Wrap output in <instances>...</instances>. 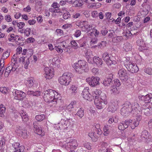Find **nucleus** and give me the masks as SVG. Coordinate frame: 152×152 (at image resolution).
<instances>
[{"mask_svg":"<svg viewBox=\"0 0 152 152\" xmlns=\"http://www.w3.org/2000/svg\"><path fill=\"white\" fill-rule=\"evenodd\" d=\"M72 66L75 71L80 74L87 72L89 70L88 64L83 60H80L77 62L74 63Z\"/></svg>","mask_w":152,"mask_h":152,"instance_id":"nucleus-1","label":"nucleus"},{"mask_svg":"<svg viewBox=\"0 0 152 152\" xmlns=\"http://www.w3.org/2000/svg\"><path fill=\"white\" fill-rule=\"evenodd\" d=\"M43 93L44 100L47 102H52L54 99L58 98L60 96L58 92L52 89L45 91Z\"/></svg>","mask_w":152,"mask_h":152,"instance_id":"nucleus-2","label":"nucleus"},{"mask_svg":"<svg viewBox=\"0 0 152 152\" xmlns=\"http://www.w3.org/2000/svg\"><path fill=\"white\" fill-rule=\"evenodd\" d=\"M135 103H137L134 102L132 104L129 102H126L121 110V114L123 116H126L132 111L137 112V110L136 109H137V108L134 107L135 106H134Z\"/></svg>","mask_w":152,"mask_h":152,"instance_id":"nucleus-3","label":"nucleus"},{"mask_svg":"<svg viewBox=\"0 0 152 152\" xmlns=\"http://www.w3.org/2000/svg\"><path fill=\"white\" fill-rule=\"evenodd\" d=\"M134 107L137 108V112L138 114L141 112L146 115H149L152 114V108L150 104L145 103L141 107L139 106L138 103H135Z\"/></svg>","mask_w":152,"mask_h":152,"instance_id":"nucleus-4","label":"nucleus"},{"mask_svg":"<svg viewBox=\"0 0 152 152\" xmlns=\"http://www.w3.org/2000/svg\"><path fill=\"white\" fill-rule=\"evenodd\" d=\"M72 77V75L71 73L66 72L58 78V81L61 85L68 86L71 82Z\"/></svg>","mask_w":152,"mask_h":152,"instance_id":"nucleus-5","label":"nucleus"},{"mask_svg":"<svg viewBox=\"0 0 152 152\" xmlns=\"http://www.w3.org/2000/svg\"><path fill=\"white\" fill-rule=\"evenodd\" d=\"M124 60V64L126 69L132 73L137 72L139 70L137 65L130 60V58L127 57Z\"/></svg>","mask_w":152,"mask_h":152,"instance_id":"nucleus-6","label":"nucleus"},{"mask_svg":"<svg viewBox=\"0 0 152 152\" xmlns=\"http://www.w3.org/2000/svg\"><path fill=\"white\" fill-rule=\"evenodd\" d=\"M94 103L97 108L101 109L107 104V99H103L101 97L96 98L94 99Z\"/></svg>","mask_w":152,"mask_h":152,"instance_id":"nucleus-7","label":"nucleus"},{"mask_svg":"<svg viewBox=\"0 0 152 152\" xmlns=\"http://www.w3.org/2000/svg\"><path fill=\"white\" fill-rule=\"evenodd\" d=\"M100 78L97 77L92 76L89 77L86 79V81L91 87H95L99 84Z\"/></svg>","mask_w":152,"mask_h":152,"instance_id":"nucleus-8","label":"nucleus"},{"mask_svg":"<svg viewBox=\"0 0 152 152\" xmlns=\"http://www.w3.org/2000/svg\"><path fill=\"white\" fill-rule=\"evenodd\" d=\"M77 25L81 28L83 31L85 32H88L93 29L92 25L89 24L88 22L86 21L80 22Z\"/></svg>","mask_w":152,"mask_h":152,"instance_id":"nucleus-9","label":"nucleus"},{"mask_svg":"<svg viewBox=\"0 0 152 152\" xmlns=\"http://www.w3.org/2000/svg\"><path fill=\"white\" fill-rule=\"evenodd\" d=\"M137 43L139 46V50L144 52H148L149 51L148 45L145 43L142 39H139L137 41Z\"/></svg>","mask_w":152,"mask_h":152,"instance_id":"nucleus-10","label":"nucleus"},{"mask_svg":"<svg viewBox=\"0 0 152 152\" xmlns=\"http://www.w3.org/2000/svg\"><path fill=\"white\" fill-rule=\"evenodd\" d=\"M12 60H13L16 63H21L23 64H24V68L25 69H27L28 66L30 63L29 58H28L25 60V58L24 56L20 57L18 56L15 59H12Z\"/></svg>","mask_w":152,"mask_h":152,"instance_id":"nucleus-11","label":"nucleus"},{"mask_svg":"<svg viewBox=\"0 0 152 152\" xmlns=\"http://www.w3.org/2000/svg\"><path fill=\"white\" fill-rule=\"evenodd\" d=\"M44 75L46 79H51L54 76V71L53 68L46 67L44 68Z\"/></svg>","mask_w":152,"mask_h":152,"instance_id":"nucleus-12","label":"nucleus"},{"mask_svg":"<svg viewBox=\"0 0 152 152\" xmlns=\"http://www.w3.org/2000/svg\"><path fill=\"white\" fill-rule=\"evenodd\" d=\"M66 146L70 149H75L78 146V145L76 140L74 139H71L70 137L67 139Z\"/></svg>","mask_w":152,"mask_h":152,"instance_id":"nucleus-13","label":"nucleus"},{"mask_svg":"<svg viewBox=\"0 0 152 152\" xmlns=\"http://www.w3.org/2000/svg\"><path fill=\"white\" fill-rule=\"evenodd\" d=\"M81 95L85 100L89 101H91L93 99V97L89 92V88L88 87L85 88L82 91Z\"/></svg>","mask_w":152,"mask_h":152,"instance_id":"nucleus-14","label":"nucleus"},{"mask_svg":"<svg viewBox=\"0 0 152 152\" xmlns=\"http://www.w3.org/2000/svg\"><path fill=\"white\" fill-rule=\"evenodd\" d=\"M102 58L108 65L112 64H115L117 63L116 61L112 59L109 57V54L107 52H105L102 55Z\"/></svg>","mask_w":152,"mask_h":152,"instance_id":"nucleus-15","label":"nucleus"},{"mask_svg":"<svg viewBox=\"0 0 152 152\" xmlns=\"http://www.w3.org/2000/svg\"><path fill=\"white\" fill-rule=\"evenodd\" d=\"M118 76L121 80L126 81L128 79L127 76L126 70L124 69H121L118 72Z\"/></svg>","mask_w":152,"mask_h":152,"instance_id":"nucleus-16","label":"nucleus"},{"mask_svg":"<svg viewBox=\"0 0 152 152\" xmlns=\"http://www.w3.org/2000/svg\"><path fill=\"white\" fill-rule=\"evenodd\" d=\"M118 102L117 101L111 102L109 104L107 109V111L113 113H114L118 108Z\"/></svg>","mask_w":152,"mask_h":152,"instance_id":"nucleus-17","label":"nucleus"},{"mask_svg":"<svg viewBox=\"0 0 152 152\" xmlns=\"http://www.w3.org/2000/svg\"><path fill=\"white\" fill-rule=\"evenodd\" d=\"M26 96V93L23 92L16 90L15 91L14 98L18 100H22Z\"/></svg>","mask_w":152,"mask_h":152,"instance_id":"nucleus-18","label":"nucleus"},{"mask_svg":"<svg viewBox=\"0 0 152 152\" xmlns=\"http://www.w3.org/2000/svg\"><path fill=\"white\" fill-rule=\"evenodd\" d=\"M140 137L142 141L147 142L150 139L151 134L148 131L145 130L142 132Z\"/></svg>","mask_w":152,"mask_h":152,"instance_id":"nucleus-19","label":"nucleus"},{"mask_svg":"<svg viewBox=\"0 0 152 152\" xmlns=\"http://www.w3.org/2000/svg\"><path fill=\"white\" fill-rule=\"evenodd\" d=\"M34 131L37 134L41 136L45 135V132L39 125L37 124V122L34 123Z\"/></svg>","mask_w":152,"mask_h":152,"instance_id":"nucleus-20","label":"nucleus"},{"mask_svg":"<svg viewBox=\"0 0 152 152\" xmlns=\"http://www.w3.org/2000/svg\"><path fill=\"white\" fill-rule=\"evenodd\" d=\"M16 69V67L14 63H12L9 65L5 69V75L6 76L9 75L11 71H15Z\"/></svg>","mask_w":152,"mask_h":152,"instance_id":"nucleus-21","label":"nucleus"},{"mask_svg":"<svg viewBox=\"0 0 152 152\" xmlns=\"http://www.w3.org/2000/svg\"><path fill=\"white\" fill-rule=\"evenodd\" d=\"M140 100H141L144 102H149L152 98V94L149 93L145 95H140L138 96Z\"/></svg>","mask_w":152,"mask_h":152,"instance_id":"nucleus-22","label":"nucleus"},{"mask_svg":"<svg viewBox=\"0 0 152 152\" xmlns=\"http://www.w3.org/2000/svg\"><path fill=\"white\" fill-rule=\"evenodd\" d=\"M35 80L32 77H29L24 81L25 85L28 88L32 87L34 84Z\"/></svg>","mask_w":152,"mask_h":152,"instance_id":"nucleus-23","label":"nucleus"},{"mask_svg":"<svg viewBox=\"0 0 152 152\" xmlns=\"http://www.w3.org/2000/svg\"><path fill=\"white\" fill-rule=\"evenodd\" d=\"M71 121L67 119H61L60 124L62 125L63 128H67L70 126Z\"/></svg>","mask_w":152,"mask_h":152,"instance_id":"nucleus-24","label":"nucleus"},{"mask_svg":"<svg viewBox=\"0 0 152 152\" xmlns=\"http://www.w3.org/2000/svg\"><path fill=\"white\" fill-rule=\"evenodd\" d=\"M142 117L140 115L137 116L136 119L134 120L132 124L131 125V128L134 129L135 127L137 126L139 124L140 121Z\"/></svg>","mask_w":152,"mask_h":152,"instance_id":"nucleus-25","label":"nucleus"},{"mask_svg":"<svg viewBox=\"0 0 152 152\" xmlns=\"http://www.w3.org/2000/svg\"><path fill=\"white\" fill-rule=\"evenodd\" d=\"M93 61L98 67H101L103 64L102 58L99 57L94 56L93 58Z\"/></svg>","mask_w":152,"mask_h":152,"instance_id":"nucleus-26","label":"nucleus"},{"mask_svg":"<svg viewBox=\"0 0 152 152\" xmlns=\"http://www.w3.org/2000/svg\"><path fill=\"white\" fill-rule=\"evenodd\" d=\"M60 62V60L57 58H53L51 61V63L52 65H50L53 67H58Z\"/></svg>","mask_w":152,"mask_h":152,"instance_id":"nucleus-27","label":"nucleus"},{"mask_svg":"<svg viewBox=\"0 0 152 152\" xmlns=\"http://www.w3.org/2000/svg\"><path fill=\"white\" fill-rule=\"evenodd\" d=\"M92 55V52L90 50H87L85 54L86 57L88 62L89 63H92L91 58Z\"/></svg>","mask_w":152,"mask_h":152,"instance_id":"nucleus-28","label":"nucleus"},{"mask_svg":"<svg viewBox=\"0 0 152 152\" xmlns=\"http://www.w3.org/2000/svg\"><path fill=\"white\" fill-rule=\"evenodd\" d=\"M61 102L60 99L58 98L57 99H54L52 102V106L56 108V109H58L60 107L59 103Z\"/></svg>","mask_w":152,"mask_h":152,"instance_id":"nucleus-29","label":"nucleus"},{"mask_svg":"<svg viewBox=\"0 0 152 152\" xmlns=\"http://www.w3.org/2000/svg\"><path fill=\"white\" fill-rule=\"evenodd\" d=\"M17 38H19L18 36L13 34H10L8 36V39L10 42H13Z\"/></svg>","mask_w":152,"mask_h":152,"instance_id":"nucleus-30","label":"nucleus"},{"mask_svg":"<svg viewBox=\"0 0 152 152\" xmlns=\"http://www.w3.org/2000/svg\"><path fill=\"white\" fill-rule=\"evenodd\" d=\"M20 113L22 118V120L24 122H27L29 118L28 116L26 115L25 112L23 111H20Z\"/></svg>","mask_w":152,"mask_h":152,"instance_id":"nucleus-31","label":"nucleus"},{"mask_svg":"<svg viewBox=\"0 0 152 152\" xmlns=\"http://www.w3.org/2000/svg\"><path fill=\"white\" fill-rule=\"evenodd\" d=\"M22 52V48L20 47H18L16 49V53L12 57V59H15L17 58Z\"/></svg>","mask_w":152,"mask_h":152,"instance_id":"nucleus-32","label":"nucleus"},{"mask_svg":"<svg viewBox=\"0 0 152 152\" xmlns=\"http://www.w3.org/2000/svg\"><path fill=\"white\" fill-rule=\"evenodd\" d=\"M112 79L110 78H105L102 84L105 86H109L112 83Z\"/></svg>","mask_w":152,"mask_h":152,"instance_id":"nucleus-33","label":"nucleus"},{"mask_svg":"<svg viewBox=\"0 0 152 152\" xmlns=\"http://www.w3.org/2000/svg\"><path fill=\"white\" fill-rule=\"evenodd\" d=\"M102 91H101L99 90H95L94 91H93L92 93L93 98L94 97H95V98H96L99 97V96L100 95Z\"/></svg>","mask_w":152,"mask_h":152,"instance_id":"nucleus-34","label":"nucleus"},{"mask_svg":"<svg viewBox=\"0 0 152 152\" xmlns=\"http://www.w3.org/2000/svg\"><path fill=\"white\" fill-rule=\"evenodd\" d=\"M123 48L127 52L131 50L132 46L130 44L126 43L124 44Z\"/></svg>","mask_w":152,"mask_h":152,"instance_id":"nucleus-35","label":"nucleus"},{"mask_svg":"<svg viewBox=\"0 0 152 152\" xmlns=\"http://www.w3.org/2000/svg\"><path fill=\"white\" fill-rule=\"evenodd\" d=\"M27 94L33 96H37L40 95L41 92L40 91H39L34 92L31 91H28L27 92Z\"/></svg>","mask_w":152,"mask_h":152,"instance_id":"nucleus-36","label":"nucleus"},{"mask_svg":"<svg viewBox=\"0 0 152 152\" xmlns=\"http://www.w3.org/2000/svg\"><path fill=\"white\" fill-rule=\"evenodd\" d=\"M6 110L5 107L4 106L3 104L0 105V117H3L4 116V114L5 113Z\"/></svg>","mask_w":152,"mask_h":152,"instance_id":"nucleus-37","label":"nucleus"},{"mask_svg":"<svg viewBox=\"0 0 152 152\" xmlns=\"http://www.w3.org/2000/svg\"><path fill=\"white\" fill-rule=\"evenodd\" d=\"M82 0H76L72 4H73V6L77 7L82 5Z\"/></svg>","mask_w":152,"mask_h":152,"instance_id":"nucleus-38","label":"nucleus"},{"mask_svg":"<svg viewBox=\"0 0 152 152\" xmlns=\"http://www.w3.org/2000/svg\"><path fill=\"white\" fill-rule=\"evenodd\" d=\"M111 94L113 95H117L119 93V91L117 88L115 86L111 87L110 89Z\"/></svg>","mask_w":152,"mask_h":152,"instance_id":"nucleus-39","label":"nucleus"},{"mask_svg":"<svg viewBox=\"0 0 152 152\" xmlns=\"http://www.w3.org/2000/svg\"><path fill=\"white\" fill-rule=\"evenodd\" d=\"M31 102L27 99L25 100L23 102V106L25 108H30L31 106Z\"/></svg>","mask_w":152,"mask_h":152,"instance_id":"nucleus-40","label":"nucleus"},{"mask_svg":"<svg viewBox=\"0 0 152 152\" xmlns=\"http://www.w3.org/2000/svg\"><path fill=\"white\" fill-rule=\"evenodd\" d=\"M77 87L74 85H72L69 89L72 94H75L77 92Z\"/></svg>","mask_w":152,"mask_h":152,"instance_id":"nucleus-41","label":"nucleus"},{"mask_svg":"<svg viewBox=\"0 0 152 152\" xmlns=\"http://www.w3.org/2000/svg\"><path fill=\"white\" fill-rule=\"evenodd\" d=\"M35 118L37 121L41 122L45 119V116L44 114L38 115L35 116Z\"/></svg>","mask_w":152,"mask_h":152,"instance_id":"nucleus-42","label":"nucleus"},{"mask_svg":"<svg viewBox=\"0 0 152 152\" xmlns=\"http://www.w3.org/2000/svg\"><path fill=\"white\" fill-rule=\"evenodd\" d=\"M76 115L80 118H82L84 115L83 110L82 108L79 109L77 111Z\"/></svg>","mask_w":152,"mask_h":152,"instance_id":"nucleus-43","label":"nucleus"},{"mask_svg":"<svg viewBox=\"0 0 152 152\" xmlns=\"http://www.w3.org/2000/svg\"><path fill=\"white\" fill-rule=\"evenodd\" d=\"M87 38L86 37H83L81 39L79 40L80 43L82 42H83L80 44V47H83L85 46L86 45V42L85 41L86 39H87Z\"/></svg>","mask_w":152,"mask_h":152,"instance_id":"nucleus-44","label":"nucleus"},{"mask_svg":"<svg viewBox=\"0 0 152 152\" xmlns=\"http://www.w3.org/2000/svg\"><path fill=\"white\" fill-rule=\"evenodd\" d=\"M103 131L104 135L107 136L108 134L110 133L109 126L108 125L104 126L103 128Z\"/></svg>","mask_w":152,"mask_h":152,"instance_id":"nucleus-45","label":"nucleus"},{"mask_svg":"<svg viewBox=\"0 0 152 152\" xmlns=\"http://www.w3.org/2000/svg\"><path fill=\"white\" fill-rule=\"evenodd\" d=\"M23 130L21 129V127H17L15 129V132L17 134L20 136L23 133Z\"/></svg>","mask_w":152,"mask_h":152,"instance_id":"nucleus-46","label":"nucleus"},{"mask_svg":"<svg viewBox=\"0 0 152 152\" xmlns=\"http://www.w3.org/2000/svg\"><path fill=\"white\" fill-rule=\"evenodd\" d=\"M123 39L122 36H117L113 38L112 41L115 42H118L121 41Z\"/></svg>","mask_w":152,"mask_h":152,"instance_id":"nucleus-47","label":"nucleus"},{"mask_svg":"<svg viewBox=\"0 0 152 152\" xmlns=\"http://www.w3.org/2000/svg\"><path fill=\"white\" fill-rule=\"evenodd\" d=\"M61 48L60 46L58 45L57 46H55V48L58 53H61L63 51V50H65L64 48Z\"/></svg>","mask_w":152,"mask_h":152,"instance_id":"nucleus-48","label":"nucleus"},{"mask_svg":"<svg viewBox=\"0 0 152 152\" xmlns=\"http://www.w3.org/2000/svg\"><path fill=\"white\" fill-rule=\"evenodd\" d=\"M97 42V38L94 37L91 39V41L90 42V44L91 46L94 44H96Z\"/></svg>","mask_w":152,"mask_h":152,"instance_id":"nucleus-49","label":"nucleus"},{"mask_svg":"<svg viewBox=\"0 0 152 152\" xmlns=\"http://www.w3.org/2000/svg\"><path fill=\"white\" fill-rule=\"evenodd\" d=\"M132 120L131 119H129L125 121L124 123L125 124V127L127 128L130 125H131V124H132Z\"/></svg>","mask_w":152,"mask_h":152,"instance_id":"nucleus-50","label":"nucleus"},{"mask_svg":"<svg viewBox=\"0 0 152 152\" xmlns=\"http://www.w3.org/2000/svg\"><path fill=\"white\" fill-rule=\"evenodd\" d=\"M71 46L75 49H77L78 48V46L77 43L75 40H73L71 41Z\"/></svg>","mask_w":152,"mask_h":152,"instance_id":"nucleus-51","label":"nucleus"},{"mask_svg":"<svg viewBox=\"0 0 152 152\" xmlns=\"http://www.w3.org/2000/svg\"><path fill=\"white\" fill-rule=\"evenodd\" d=\"M31 31V29L30 28H27L24 30V34L26 36L28 37L30 34Z\"/></svg>","mask_w":152,"mask_h":152,"instance_id":"nucleus-52","label":"nucleus"},{"mask_svg":"<svg viewBox=\"0 0 152 152\" xmlns=\"http://www.w3.org/2000/svg\"><path fill=\"white\" fill-rule=\"evenodd\" d=\"M70 16V15L69 12L66 11L65 12H64L63 15V17L65 19H68Z\"/></svg>","mask_w":152,"mask_h":152,"instance_id":"nucleus-53","label":"nucleus"},{"mask_svg":"<svg viewBox=\"0 0 152 152\" xmlns=\"http://www.w3.org/2000/svg\"><path fill=\"white\" fill-rule=\"evenodd\" d=\"M118 128L119 130H123L126 128L124 122L119 123Z\"/></svg>","mask_w":152,"mask_h":152,"instance_id":"nucleus-54","label":"nucleus"},{"mask_svg":"<svg viewBox=\"0 0 152 152\" xmlns=\"http://www.w3.org/2000/svg\"><path fill=\"white\" fill-rule=\"evenodd\" d=\"M20 144L18 142H16L14 143L13 144V146L15 150H18V149H19V148L21 147H23V146H19Z\"/></svg>","mask_w":152,"mask_h":152,"instance_id":"nucleus-55","label":"nucleus"},{"mask_svg":"<svg viewBox=\"0 0 152 152\" xmlns=\"http://www.w3.org/2000/svg\"><path fill=\"white\" fill-rule=\"evenodd\" d=\"M106 44V42L105 41H102L99 44L97 45H95L94 46V48H95L96 47L98 46L100 48L103 47L104 46H105Z\"/></svg>","mask_w":152,"mask_h":152,"instance_id":"nucleus-56","label":"nucleus"},{"mask_svg":"<svg viewBox=\"0 0 152 152\" xmlns=\"http://www.w3.org/2000/svg\"><path fill=\"white\" fill-rule=\"evenodd\" d=\"M144 71L148 75H152V68H147L144 69Z\"/></svg>","mask_w":152,"mask_h":152,"instance_id":"nucleus-57","label":"nucleus"},{"mask_svg":"<svg viewBox=\"0 0 152 152\" xmlns=\"http://www.w3.org/2000/svg\"><path fill=\"white\" fill-rule=\"evenodd\" d=\"M8 88L6 87H1L0 88V91L4 94H6L7 92Z\"/></svg>","mask_w":152,"mask_h":152,"instance_id":"nucleus-58","label":"nucleus"},{"mask_svg":"<svg viewBox=\"0 0 152 152\" xmlns=\"http://www.w3.org/2000/svg\"><path fill=\"white\" fill-rule=\"evenodd\" d=\"M4 19L8 22H11L12 20L11 17L10 15H7L5 16Z\"/></svg>","mask_w":152,"mask_h":152,"instance_id":"nucleus-59","label":"nucleus"},{"mask_svg":"<svg viewBox=\"0 0 152 152\" xmlns=\"http://www.w3.org/2000/svg\"><path fill=\"white\" fill-rule=\"evenodd\" d=\"M4 59L2 58L0 60V69H1L3 70V69H4Z\"/></svg>","mask_w":152,"mask_h":152,"instance_id":"nucleus-60","label":"nucleus"},{"mask_svg":"<svg viewBox=\"0 0 152 152\" xmlns=\"http://www.w3.org/2000/svg\"><path fill=\"white\" fill-rule=\"evenodd\" d=\"M81 34V31L80 30H77L75 32L74 35L76 37H78L80 36Z\"/></svg>","mask_w":152,"mask_h":152,"instance_id":"nucleus-61","label":"nucleus"},{"mask_svg":"<svg viewBox=\"0 0 152 152\" xmlns=\"http://www.w3.org/2000/svg\"><path fill=\"white\" fill-rule=\"evenodd\" d=\"M56 32L57 35L58 36H61L63 34V31L59 29H57L56 31Z\"/></svg>","mask_w":152,"mask_h":152,"instance_id":"nucleus-62","label":"nucleus"},{"mask_svg":"<svg viewBox=\"0 0 152 152\" xmlns=\"http://www.w3.org/2000/svg\"><path fill=\"white\" fill-rule=\"evenodd\" d=\"M25 26V23L23 22H20L18 23L17 26L20 29L23 28Z\"/></svg>","mask_w":152,"mask_h":152,"instance_id":"nucleus-63","label":"nucleus"},{"mask_svg":"<svg viewBox=\"0 0 152 152\" xmlns=\"http://www.w3.org/2000/svg\"><path fill=\"white\" fill-rule=\"evenodd\" d=\"M10 52L8 51H6L4 53L2 57L4 59L7 58L10 55Z\"/></svg>","mask_w":152,"mask_h":152,"instance_id":"nucleus-64","label":"nucleus"}]
</instances>
